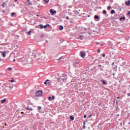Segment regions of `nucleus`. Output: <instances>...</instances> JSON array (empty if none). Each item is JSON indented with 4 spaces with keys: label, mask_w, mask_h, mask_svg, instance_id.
<instances>
[{
    "label": "nucleus",
    "mask_w": 130,
    "mask_h": 130,
    "mask_svg": "<svg viewBox=\"0 0 130 130\" xmlns=\"http://www.w3.org/2000/svg\"><path fill=\"white\" fill-rule=\"evenodd\" d=\"M43 95L42 90H38L36 91V97H41Z\"/></svg>",
    "instance_id": "f257e3e1"
},
{
    "label": "nucleus",
    "mask_w": 130,
    "mask_h": 130,
    "mask_svg": "<svg viewBox=\"0 0 130 130\" xmlns=\"http://www.w3.org/2000/svg\"><path fill=\"white\" fill-rule=\"evenodd\" d=\"M80 53V56L83 58H84L85 56H86V53H85L84 52L81 51Z\"/></svg>",
    "instance_id": "f03ea898"
},
{
    "label": "nucleus",
    "mask_w": 130,
    "mask_h": 130,
    "mask_svg": "<svg viewBox=\"0 0 130 130\" xmlns=\"http://www.w3.org/2000/svg\"><path fill=\"white\" fill-rule=\"evenodd\" d=\"M50 13L51 15H54V14H56V11H53V10H52V9H50Z\"/></svg>",
    "instance_id": "7ed1b4c3"
},
{
    "label": "nucleus",
    "mask_w": 130,
    "mask_h": 130,
    "mask_svg": "<svg viewBox=\"0 0 130 130\" xmlns=\"http://www.w3.org/2000/svg\"><path fill=\"white\" fill-rule=\"evenodd\" d=\"M61 80L64 82H67V78L64 77V76H61Z\"/></svg>",
    "instance_id": "20e7f679"
},
{
    "label": "nucleus",
    "mask_w": 130,
    "mask_h": 130,
    "mask_svg": "<svg viewBox=\"0 0 130 130\" xmlns=\"http://www.w3.org/2000/svg\"><path fill=\"white\" fill-rule=\"evenodd\" d=\"M6 54H7V52L6 51H3L2 52V55L4 57H6Z\"/></svg>",
    "instance_id": "39448f33"
},
{
    "label": "nucleus",
    "mask_w": 130,
    "mask_h": 130,
    "mask_svg": "<svg viewBox=\"0 0 130 130\" xmlns=\"http://www.w3.org/2000/svg\"><path fill=\"white\" fill-rule=\"evenodd\" d=\"M7 99H4V100H2L1 101V103H2V104H4V103H5Z\"/></svg>",
    "instance_id": "423d86ee"
},
{
    "label": "nucleus",
    "mask_w": 130,
    "mask_h": 130,
    "mask_svg": "<svg viewBox=\"0 0 130 130\" xmlns=\"http://www.w3.org/2000/svg\"><path fill=\"white\" fill-rule=\"evenodd\" d=\"M117 30L118 32H121V33H124L123 30H121V29H119V28H117Z\"/></svg>",
    "instance_id": "0eeeda50"
},
{
    "label": "nucleus",
    "mask_w": 130,
    "mask_h": 130,
    "mask_svg": "<svg viewBox=\"0 0 130 130\" xmlns=\"http://www.w3.org/2000/svg\"><path fill=\"white\" fill-rule=\"evenodd\" d=\"M122 20L123 21H124V20H125V17L124 16L120 18V21H122Z\"/></svg>",
    "instance_id": "6e6552de"
},
{
    "label": "nucleus",
    "mask_w": 130,
    "mask_h": 130,
    "mask_svg": "<svg viewBox=\"0 0 130 130\" xmlns=\"http://www.w3.org/2000/svg\"><path fill=\"white\" fill-rule=\"evenodd\" d=\"M47 27H49V24H47L46 25L43 26V28L44 29H46L47 28Z\"/></svg>",
    "instance_id": "1a4fd4ad"
},
{
    "label": "nucleus",
    "mask_w": 130,
    "mask_h": 130,
    "mask_svg": "<svg viewBox=\"0 0 130 130\" xmlns=\"http://www.w3.org/2000/svg\"><path fill=\"white\" fill-rule=\"evenodd\" d=\"M125 4L127 6H129V5H130V0H128V2H126Z\"/></svg>",
    "instance_id": "9d476101"
},
{
    "label": "nucleus",
    "mask_w": 130,
    "mask_h": 130,
    "mask_svg": "<svg viewBox=\"0 0 130 130\" xmlns=\"http://www.w3.org/2000/svg\"><path fill=\"white\" fill-rule=\"evenodd\" d=\"M108 46L111 47V46H112V43H111V42H108Z\"/></svg>",
    "instance_id": "9b49d317"
},
{
    "label": "nucleus",
    "mask_w": 130,
    "mask_h": 130,
    "mask_svg": "<svg viewBox=\"0 0 130 130\" xmlns=\"http://www.w3.org/2000/svg\"><path fill=\"white\" fill-rule=\"evenodd\" d=\"M101 82H102L103 84L104 85H106V82H105V80H101Z\"/></svg>",
    "instance_id": "f8f14e48"
},
{
    "label": "nucleus",
    "mask_w": 130,
    "mask_h": 130,
    "mask_svg": "<svg viewBox=\"0 0 130 130\" xmlns=\"http://www.w3.org/2000/svg\"><path fill=\"white\" fill-rule=\"evenodd\" d=\"M26 110H30V111H32V110H33V109L29 108V107H27L26 108Z\"/></svg>",
    "instance_id": "ddd939ff"
},
{
    "label": "nucleus",
    "mask_w": 130,
    "mask_h": 130,
    "mask_svg": "<svg viewBox=\"0 0 130 130\" xmlns=\"http://www.w3.org/2000/svg\"><path fill=\"white\" fill-rule=\"evenodd\" d=\"M41 109H42L41 107H38V111H39V112H41Z\"/></svg>",
    "instance_id": "4468645a"
},
{
    "label": "nucleus",
    "mask_w": 130,
    "mask_h": 130,
    "mask_svg": "<svg viewBox=\"0 0 130 130\" xmlns=\"http://www.w3.org/2000/svg\"><path fill=\"white\" fill-rule=\"evenodd\" d=\"M70 118L71 119V120H74L75 119V117L73 116H70Z\"/></svg>",
    "instance_id": "2eb2a0df"
},
{
    "label": "nucleus",
    "mask_w": 130,
    "mask_h": 130,
    "mask_svg": "<svg viewBox=\"0 0 130 130\" xmlns=\"http://www.w3.org/2000/svg\"><path fill=\"white\" fill-rule=\"evenodd\" d=\"M59 30H63V26L60 25V26L59 27Z\"/></svg>",
    "instance_id": "dca6fc26"
},
{
    "label": "nucleus",
    "mask_w": 130,
    "mask_h": 130,
    "mask_svg": "<svg viewBox=\"0 0 130 130\" xmlns=\"http://www.w3.org/2000/svg\"><path fill=\"white\" fill-rule=\"evenodd\" d=\"M38 26H39V27H40L41 28V29H43V25L40 24Z\"/></svg>",
    "instance_id": "f3484780"
},
{
    "label": "nucleus",
    "mask_w": 130,
    "mask_h": 130,
    "mask_svg": "<svg viewBox=\"0 0 130 130\" xmlns=\"http://www.w3.org/2000/svg\"><path fill=\"white\" fill-rule=\"evenodd\" d=\"M15 15H16V13L14 12H13L11 13V17H13V16H15Z\"/></svg>",
    "instance_id": "a211bd4d"
},
{
    "label": "nucleus",
    "mask_w": 130,
    "mask_h": 130,
    "mask_svg": "<svg viewBox=\"0 0 130 130\" xmlns=\"http://www.w3.org/2000/svg\"><path fill=\"white\" fill-rule=\"evenodd\" d=\"M32 32V31H31V30H29L28 32H27V34L28 35H31V33Z\"/></svg>",
    "instance_id": "6ab92c4d"
},
{
    "label": "nucleus",
    "mask_w": 130,
    "mask_h": 130,
    "mask_svg": "<svg viewBox=\"0 0 130 130\" xmlns=\"http://www.w3.org/2000/svg\"><path fill=\"white\" fill-rule=\"evenodd\" d=\"M94 19H99V16L97 15L94 16Z\"/></svg>",
    "instance_id": "aec40b11"
},
{
    "label": "nucleus",
    "mask_w": 130,
    "mask_h": 130,
    "mask_svg": "<svg viewBox=\"0 0 130 130\" xmlns=\"http://www.w3.org/2000/svg\"><path fill=\"white\" fill-rule=\"evenodd\" d=\"M63 59V56L60 57L59 58L57 59V60H59L60 59Z\"/></svg>",
    "instance_id": "412c9836"
},
{
    "label": "nucleus",
    "mask_w": 130,
    "mask_h": 130,
    "mask_svg": "<svg viewBox=\"0 0 130 130\" xmlns=\"http://www.w3.org/2000/svg\"><path fill=\"white\" fill-rule=\"evenodd\" d=\"M57 80H58V82H59V81H61L62 80H61V77H60L59 78H58V79H57Z\"/></svg>",
    "instance_id": "4be33fe9"
},
{
    "label": "nucleus",
    "mask_w": 130,
    "mask_h": 130,
    "mask_svg": "<svg viewBox=\"0 0 130 130\" xmlns=\"http://www.w3.org/2000/svg\"><path fill=\"white\" fill-rule=\"evenodd\" d=\"M44 2H45V3L47 4V3H49V0H44Z\"/></svg>",
    "instance_id": "5701e85b"
},
{
    "label": "nucleus",
    "mask_w": 130,
    "mask_h": 130,
    "mask_svg": "<svg viewBox=\"0 0 130 130\" xmlns=\"http://www.w3.org/2000/svg\"><path fill=\"white\" fill-rule=\"evenodd\" d=\"M114 13H115V11L114 10H111V14H114Z\"/></svg>",
    "instance_id": "b1692460"
},
{
    "label": "nucleus",
    "mask_w": 130,
    "mask_h": 130,
    "mask_svg": "<svg viewBox=\"0 0 130 130\" xmlns=\"http://www.w3.org/2000/svg\"><path fill=\"white\" fill-rule=\"evenodd\" d=\"M107 13V12H106V10H103V13L104 14V15H105Z\"/></svg>",
    "instance_id": "393cba45"
},
{
    "label": "nucleus",
    "mask_w": 130,
    "mask_h": 130,
    "mask_svg": "<svg viewBox=\"0 0 130 130\" xmlns=\"http://www.w3.org/2000/svg\"><path fill=\"white\" fill-rule=\"evenodd\" d=\"M48 100H49V101H51V100H52V98L49 96V97L48 98Z\"/></svg>",
    "instance_id": "a878e982"
},
{
    "label": "nucleus",
    "mask_w": 130,
    "mask_h": 130,
    "mask_svg": "<svg viewBox=\"0 0 130 130\" xmlns=\"http://www.w3.org/2000/svg\"><path fill=\"white\" fill-rule=\"evenodd\" d=\"M49 80L47 79L45 82H44V84L45 85H47V82H48Z\"/></svg>",
    "instance_id": "bb28decb"
},
{
    "label": "nucleus",
    "mask_w": 130,
    "mask_h": 130,
    "mask_svg": "<svg viewBox=\"0 0 130 130\" xmlns=\"http://www.w3.org/2000/svg\"><path fill=\"white\" fill-rule=\"evenodd\" d=\"M15 82V80H14V79H12L11 80V83H14Z\"/></svg>",
    "instance_id": "cd10ccee"
},
{
    "label": "nucleus",
    "mask_w": 130,
    "mask_h": 130,
    "mask_svg": "<svg viewBox=\"0 0 130 130\" xmlns=\"http://www.w3.org/2000/svg\"><path fill=\"white\" fill-rule=\"evenodd\" d=\"M9 87L10 88V89H13V86H12L9 85Z\"/></svg>",
    "instance_id": "c85d7f7f"
},
{
    "label": "nucleus",
    "mask_w": 130,
    "mask_h": 130,
    "mask_svg": "<svg viewBox=\"0 0 130 130\" xmlns=\"http://www.w3.org/2000/svg\"><path fill=\"white\" fill-rule=\"evenodd\" d=\"M110 9H111V7L109 6L107 8V10H110Z\"/></svg>",
    "instance_id": "c756f323"
},
{
    "label": "nucleus",
    "mask_w": 130,
    "mask_h": 130,
    "mask_svg": "<svg viewBox=\"0 0 130 130\" xmlns=\"http://www.w3.org/2000/svg\"><path fill=\"white\" fill-rule=\"evenodd\" d=\"M8 70H9L10 71H12V70H13L12 68H9Z\"/></svg>",
    "instance_id": "7c9ffc66"
},
{
    "label": "nucleus",
    "mask_w": 130,
    "mask_h": 130,
    "mask_svg": "<svg viewBox=\"0 0 130 130\" xmlns=\"http://www.w3.org/2000/svg\"><path fill=\"white\" fill-rule=\"evenodd\" d=\"M55 97H54V96H52V100H54V99H55Z\"/></svg>",
    "instance_id": "2f4dec72"
},
{
    "label": "nucleus",
    "mask_w": 130,
    "mask_h": 130,
    "mask_svg": "<svg viewBox=\"0 0 130 130\" xmlns=\"http://www.w3.org/2000/svg\"><path fill=\"white\" fill-rule=\"evenodd\" d=\"M41 37H44V34L41 35Z\"/></svg>",
    "instance_id": "473e14b6"
},
{
    "label": "nucleus",
    "mask_w": 130,
    "mask_h": 130,
    "mask_svg": "<svg viewBox=\"0 0 130 130\" xmlns=\"http://www.w3.org/2000/svg\"><path fill=\"white\" fill-rule=\"evenodd\" d=\"M102 56L103 57H105V54H103Z\"/></svg>",
    "instance_id": "72a5a7b5"
},
{
    "label": "nucleus",
    "mask_w": 130,
    "mask_h": 130,
    "mask_svg": "<svg viewBox=\"0 0 130 130\" xmlns=\"http://www.w3.org/2000/svg\"><path fill=\"white\" fill-rule=\"evenodd\" d=\"M80 38L81 39H82V38H83V36H80Z\"/></svg>",
    "instance_id": "f704fd0d"
},
{
    "label": "nucleus",
    "mask_w": 130,
    "mask_h": 130,
    "mask_svg": "<svg viewBox=\"0 0 130 130\" xmlns=\"http://www.w3.org/2000/svg\"><path fill=\"white\" fill-rule=\"evenodd\" d=\"M25 57H26V58H29V56H24Z\"/></svg>",
    "instance_id": "c9c22d12"
},
{
    "label": "nucleus",
    "mask_w": 130,
    "mask_h": 130,
    "mask_svg": "<svg viewBox=\"0 0 130 130\" xmlns=\"http://www.w3.org/2000/svg\"><path fill=\"white\" fill-rule=\"evenodd\" d=\"M84 118H86V117H87V115H84Z\"/></svg>",
    "instance_id": "e433bc0d"
},
{
    "label": "nucleus",
    "mask_w": 130,
    "mask_h": 130,
    "mask_svg": "<svg viewBox=\"0 0 130 130\" xmlns=\"http://www.w3.org/2000/svg\"><path fill=\"white\" fill-rule=\"evenodd\" d=\"M83 128H84V129L86 128V126L84 125V126H83Z\"/></svg>",
    "instance_id": "4c0bfd02"
},
{
    "label": "nucleus",
    "mask_w": 130,
    "mask_h": 130,
    "mask_svg": "<svg viewBox=\"0 0 130 130\" xmlns=\"http://www.w3.org/2000/svg\"><path fill=\"white\" fill-rule=\"evenodd\" d=\"M66 19H67V20H69V16L66 17Z\"/></svg>",
    "instance_id": "58836bf2"
},
{
    "label": "nucleus",
    "mask_w": 130,
    "mask_h": 130,
    "mask_svg": "<svg viewBox=\"0 0 130 130\" xmlns=\"http://www.w3.org/2000/svg\"><path fill=\"white\" fill-rule=\"evenodd\" d=\"M83 124H84V125H85V124H86V122H85V121L83 122Z\"/></svg>",
    "instance_id": "ea45409f"
},
{
    "label": "nucleus",
    "mask_w": 130,
    "mask_h": 130,
    "mask_svg": "<svg viewBox=\"0 0 130 130\" xmlns=\"http://www.w3.org/2000/svg\"><path fill=\"white\" fill-rule=\"evenodd\" d=\"M127 96H130V93H128L127 94Z\"/></svg>",
    "instance_id": "a19ab883"
},
{
    "label": "nucleus",
    "mask_w": 130,
    "mask_h": 130,
    "mask_svg": "<svg viewBox=\"0 0 130 130\" xmlns=\"http://www.w3.org/2000/svg\"><path fill=\"white\" fill-rule=\"evenodd\" d=\"M5 5V3H4V4L2 5V7H4Z\"/></svg>",
    "instance_id": "79ce46f5"
},
{
    "label": "nucleus",
    "mask_w": 130,
    "mask_h": 130,
    "mask_svg": "<svg viewBox=\"0 0 130 130\" xmlns=\"http://www.w3.org/2000/svg\"><path fill=\"white\" fill-rule=\"evenodd\" d=\"M98 52H100V49L98 50Z\"/></svg>",
    "instance_id": "37998d69"
},
{
    "label": "nucleus",
    "mask_w": 130,
    "mask_h": 130,
    "mask_svg": "<svg viewBox=\"0 0 130 130\" xmlns=\"http://www.w3.org/2000/svg\"><path fill=\"white\" fill-rule=\"evenodd\" d=\"M32 5V3H29L28 4V5Z\"/></svg>",
    "instance_id": "c03bdc74"
},
{
    "label": "nucleus",
    "mask_w": 130,
    "mask_h": 130,
    "mask_svg": "<svg viewBox=\"0 0 130 130\" xmlns=\"http://www.w3.org/2000/svg\"><path fill=\"white\" fill-rule=\"evenodd\" d=\"M15 3H17L18 2V0H15Z\"/></svg>",
    "instance_id": "a18cd8bd"
},
{
    "label": "nucleus",
    "mask_w": 130,
    "mask_h": 130,
    "mask_svg": "<svg viewBox=\"0 0 130 130\" xmlns=\"http://www.w3.org/2000/svg\"><path fill=\"white\" fill-rule=\"evenodd\" d=\"M21 113L22 114H24V112H21Z\"/></svg>",
    "instance_id": "49530a36"
},
{
    "label": "nucleus",
    "mask_w": 130,
    "mask_h": 130,
    "mask_svg": "<svg viewBox=\"0 0 130 130\" xmlns=\"http://www.w3.org/2000/svg\"><path fill=\"white\" fill-rule=\"evenodd\" d=\"M16 61V59H14L13 60V61Z\"/></svg>",
    "instance_id": "de8ad7c7"
},
{
    "label": "nucleus",
    "mask_w": 130,
    "mask_h": 130,
    "mask_svg": "<svg viewBox=\"0 0 130 130\" xmlns=\"http://www.w3.org/2000/svg\"><path fill=\"white\" fill-rule=\"evenodd\" d=\"M0 61H2V59L0 58Z\"/></svg>",
    "instance_id": "09e8293b"
},
{
    "label": "nucleus",
    "mask_w": 130,
    "mask_h": 130,
    "mask_svg": "<svg viewBox=\"0 0 130 130\" xmlns=\"http://www.w3.org/2000/svg\"><path fill=\"white\" fill-rule=\"evenodd\" d=\"M114 75H115L114 73L113 74V76H114Z\"/></svg>",
    "instance_id": "8fccbe9b"
},
{
    "label": "nucleus",
    "mask_w": 130,
    "mask_h": 130,
    "mask_svg": "<svg viewBox=\"0 0 130 130\" xmlns=\"http://www.w3.org/2000/svg\"><path fill=\"white\" fill-rule=\"evenodd\" d=\"M117 99H119V97H117Z\"/></svg>",
    "instance_id": "3c124183"
},
{
    "label": "nucleus",
    "mask_w": 130,
    "mask_h": 130,
    "mask_svg": "<svg viewBox=\"0 0 130 130\" xmlns=\"http://www.w3.org/2000/svg\"><path fill=\"white\" fill-rule=\"evenodd\" d=\"M37 17H39V15H37Z\"/></svg>",
    "instance_id": "603ef678"
},
{
    "label": "nucleus",
    "mask_w": 130,
    "mask_h": 130,
    "mask_svg": "<svg viewBox=\"0 0 130 130\" xmlns=\"http://www.w3.org/2000/svg\"><path fill=\"white\" fill-rule=\"evenodd\" d=\"M101 46H103V44H102V45H101Z\"/></svg>",
    "instance_id": "864d4df0"
},
{
    "label": "nucleus",
    "mask_w": 130,
    "mask_h": 130,
    "mask_svg": "<svg viewBox=\"0 0 130 130\" xmlns=\"http://www.w3.org/2000/svg\"><path fill=\"white\" fill-rule=\"evenodd\" d=\"M120 124H121V125H122V123H120Z\"/></svg>",
    "instance_id": "5fc2aeb1"
},
{
    "label": "nucleus",
    "mask_w": 130,
    "mask_h": 130,
    "mask_svg": "<svg viewBox=\"0 0 130 130\" xmlns=\"http://www.w3.org/2000/svg\"><path fill=\"white\" fill-rule=\"evenodd\" d=\"M99 67H102V66L101 65H99Z\"/></svg>",
    "instance_id": "6e6d98bb"
},
{
    "label": "nucleus",
    "mask_w": 130,
    "mask_h": 130,
    "mask_svg": "<svg viewBox=\"0 0 130 130\" xmlns=\"http://www.w3.org/2000/svg\"><path fill=\"white\" fill-rule=\"evenodd\" d=\"M5 125H7V123H5Z\"/></svg>",
    "instance_id": "4d7b16f0"
},
{
    "label": "nucleus",
    "mask_w": 130,
    "mask_h": 130,
    "mask_svg": "<svg viewBox=\"0 0 130 130\" xmlns=\"http://www.w3.org/2000/svg\"><path fill=\"white\" fill-rule=\"evenodd\" d=\"M88 17H90V15H88Z\"/></svg>",
    "instance_id": "13d9d810"
},
{
    "label": "nucleus",
    "mask_w": 130,
    "mask_h": 130,
    "mask_svg": "<svg viewBox=\"0 0 130 130\" xmlns=\"http://www.w3.org/2000/svg\"><path fill=\"white\" fill-rule=\"evenodd\" d=\"M99 44V43H96V44Z\"/></svg>",
    "instance_id": "bf43d9fd"
},
{
    "label": "nucleus",
    "mask_w": 130,
    "mask_h": 130,
    "mask_svg": "<svg viewBox=\"0 0 130 130\" xmlns=\"http://www.w3.org/2000/svg\"><path fill=\"white\" fill-rule=\"evenodd\" d=\"M2 51H0V53H1Z\"/></svg>",
    "instance_id": "052dcab7"
}]
</instances>
